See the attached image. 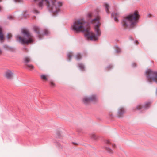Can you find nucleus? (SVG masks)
I'll return each mask as SVG.
<instances>
[{
    "instance_id": "f257e3e1",
    "label": "nucleus",
    "mask_w": 157,
    "mask_h": 157,
    "mask_svg": "<svg viewBox=\"0 0 157 157\" xmlns=\"http://www.w3.org/2000/svg\"><path fill=\"white\" fill-rule=\"evenodd\" d=\"M92 14L89 13L87 15L89 19L88 22H86L83 19H80L74 21L71 25L72 30L78 33L80 32H86L84 34L85 38L88 40L96 41L101 35L99 19L96 17L91 19Z\"/></svg>"
},
{
    "instance_id": "f03ea898",
    "label": "nucleus",
    "mask_w": 157,
    "mask_h": 157,
    "mask_svg": "<svg viewBox=\"0 0 157 157\" xmlns=\"http://www.w3.org/2000/svg\"><path fill=\"white\" fill-rule=\"evenodd\" d=\"M37 3L40 9H42L43 6V0H34ZM47 4V7L49 11L53 14V15H56L60 11V8L62 5V3L58 2L56 0H45Z\"/></svg>"
},
{
    "instance_id": "7ed1b4c3",
    "label": "nucleus",
    "mask_w": 157,
    "mask_h": 157,
    "mask_svg": "<svg viewBox=\"0 0 157 157\" xmlns=\"http://www.w3.org/2000/svg\"><path fill=\"white\" fill-rule=\"evenodd\" d=\"M139 16L137 11H135L133 13L128 16L124 19L121 22L122 26L125 28H132L137 23Z\"/></svg>"
},
{
    "instance_id": "20e7f679",
    "label": "nucleus",
    "mask_w": 157,
    "mask_h": 157,
    "mask_svg": "<svg viewBox=\"0 0 157 157\" xmlns=\"http://www.w3.org/2000/svg\"><path fill=\"white\" fill-rule=\"evenodd\" d=\"M22 33L23 34L24 38H22L21 36H16L17 40L19 39V41L20 43L23 44H28L33 42V40L31 38L30 34L28 31L24 29L22 31Z\"/></svg>"
},
{
    "instance_id": "39448f33",
    "label": "nucleus",
    "mask_w": 157,
    "mask_h": 157,
    "mask_svg": "<svg viewBox=\"0 0 157 157\" xmlns=\"http://www.w3.org/2000/svg\"><path fill=\"white\" fill-rule=\"evenodd\" d=\"M146 76L147 82L149 83H151V80L157 83V72L148 69L146 71Z\"/></svg>"
},
{
    "instance_id": "423d86ee",
    "label": "nucleus",
    "mask_w": 157,
    "mask_h": 157,
    "mask_svg": "<svg viewBox=\"0 0 157 157\" xmlns=\"http://www.w3.org/2000/svg\"><path fill=\"white\" fill-rule=\"evenodd\" d=\"M97 100V98L96 95H91L90 97H85L82 99L83 103L86 105L89 103L91 101H95Z\"/></svg>"
},
{
    "instance_id": "0eeeda50",
    "label": "nucleus",
    "mask_w": 157,
    "mask_h": 157,
    "mask_svg": "<svg viewBox=\"0 0 157 157\" xmlns=\"http://www.w3.org/2000/svg\"><path fill=\"white\" fill-rule=\"evenodd\" d=\"M151 103V102L150 101L146 102L143 106H142L140 104L139 105L136 107V109L137 110H141L142 112L143 110L147 109L150 107Z\"/></svg>"
},
{
    "instance_id": "6e6552de",
    "label": "nucleus",
    "mask_w": 157,
    "mask_h": 157,
    "mask_svg": "<svg viewBox=\"0 0 157 157\" xmlns=\"http://www.w3.org/2000/svg\"><path fill=\"white\" fill-rule=\"evenodd\" d=\"M13 73L10 70H8L5 72V76L8 79H11L13 78Z\"/></svg>"
},
{
    "instance_id": "1a4fd4ad",
    "label": "nucleus",
    "mask_w": 157,
    "mask_h": 157,
    "mask_svg": "<svg viewBox=\"0 0 157 157\" xmlns=\"http://www.w3.org/2000/svg\"><path fill=\"white\" fill-rule=\"evenodd\" d=\"M124 113L125 111L124 108H120L119 109V110L118 112V117L119 118H120L122 116V115L124 114Z\"/></svg>"
},
{
    "instance_id": "9d476101",
    "label": "nucleus",
    "mask_w": 157,
    "mask_h": 157,
    "mask_svg": "<svg viewBox=\"0 0 157 157\" xmlns=\"http://www.w3.org/2000/svg\"><path fill=\"white\" fill-rule=\"evenodd\" d=\"M23 60L25 65L27 64V63L31 61V59L29 57L26 56L24 58Z\"/></svg>"
},
{
    "instance_id": "9b49d317",
    "label": "nucleus",
    "mask_w": 157,
    "mask_h": 157,
    "mask_svg": "<svg viewBox=\"0 0 157 157\" xmlns=\"http://www.w3.org/2000/svg\"><path fill=\"white\" fill-rule=\"evenodd\" d=\"M73 54L72 52H70L67 54V58L68 61H70L71 60V59L72 56Z\"/></svg>"
},
{
    "instance_id": "f8f14e48",
    "label": "nucleus",
    "mask_w": 157,
    "mask_h": 157,
    "mask_svg": "<svg viewBox=\"0 0 157 157\" xmlns=\"http://www.w3.org/2000/svg\"><path fill=\"white\" fill-rule=\"evenodd\" d=\"M118 15V13H113L111 14V17H114L115 21L116 22H118V20L116 16Z\"/></svg>"
},
{
    "instance_id": "ddd939ff",
    "label": "nucleus",
    "mask_w": 157,
    "mask_h": 157,
    "mask_svg": "<svg viewBox=\"0 0 157 157\" xmlns=\"http://www.w3.org/2000/svg\"><path fill=\"white\" fill-rule=\"evenodd\" d=\"M26 65L27 66L26 67V69H28L29 70H32L34 69V66L32 64H27Z\"/></svg>"
},
{
    "instance_id": "4468645a",
    "label": "nucleus",
    "mask_w": 157,
    "mask_h": 157,
    "mask_svg": "<svg viewBox=\"0 0 157 157\" xmlns=\"http://www.w3.org/2000/svg\"><path fill=\"white\" fill-rule=\"evenodd\" d=\"M104 6L105 7V10L106 11V12L107 14L109 13V5L106 3H105L104 4Z\"/></svg>"
},
{
    "instance_id": "2eb2a0df",
    "label": "nucleus",
    "mask_w": 157,
    "mask_h": 157,
    "mask_svg": "<svg viewBox=\"0 0 157 157\" xmlns=\"http://www.w3.org/2000/svg\"><path fill=\"white\" fill-rule=\"evenodd\" d=\"M3 39L4 36L2 34V31L1 30V28H0V41H1L2 43L3 42Z\"/></svg>"
},
{
    "instance_id": "dca6fc26",
    "label": "nucleus",
    "mask_w": 157,
    "mask_h": 157,
    "mask_svg": "<svg viewBox=\"0 0 157 157\" xmlns=\"http://www.w3.org/2000/svg\"><path fill=\"white\" fill-rule=\"evenodd\" d=\"M34 29L35 31L38 34L40 33L39 31V27L37 26H35L34 27Z\"/></svg>"
},
{
    "instance_id": "f3484780",
    "label": "nucleus",
    "mask_w": 157,
    "mask_h": 157,
    "mask_svg": "<svg viewBox=\"0 0 157 157\" xmlns=\"http://www.w3.org/2000/svg\"><path fill=\"white\" fill-rule=\"evenodd\" d=\"M78 67L82 71H84L85 67L83 64L82 63H79L78 64Z\"/></svg>"
},
{
    "instance_id": "a211bd4d",
    "label": "nucleus",
    "mask_w": 157,
    "mask_h": 157,
    "mask_svg": "<svg viewBox=\"0 0 157 157\" xmlns=\"http://www.w3.org/2000/svg\"><path fill=\"white\" fill-rule=\"evenodd\" d=\"M75 58L76 59L79 60L81 59V55L80 53H78L76 55Z\"/></svg>"
},
{
    "instance_id": "6ab92c4d",
    "label": "nucleus",
    "mask_w": 157,
    "mask_h": 157,
    "mask_svg": "<svg viewBox=\"0 0 157 157\" xmlns=\"http://www.w3.org/2000/svg\"><path fill=\"white\" fill-rule=\"evenodd\" d=\"M40 77H41V78L43 80L46 81L48 80L47 78L46 77V76L44 75H41Z\"/></svg>"
},
{
    "instance_id": "aec40b11",
    "label": "nucleus",
    "mask_w": 157,
    "mask_h": 157,
    "mask_svg": "<svg viewBox=\"0 0 157 157\" xmlns=\"http://www.w3.org/2000/svg\"><path fill=\"white\" fill-rule=\"evenodd\" d=\"M116 47L115 49L116 52L117 53H119L121 52V49L117 46H115Z\"/></svg>"
},
{
    "instance_id": "412c9836",
    "label": "nucleus",
    "mask_w": 157,
    "mask_h": 157,
    "mask_svg": "<svg viewBox=\"0 0 157 157\" xmlns=\"http://www.w3.org/2000/svg\"><path fill=\"white\" fill-rule=\"evenodd\" d=\"M90 137L94 139H96V135L94 134H91L90 135Z\"/></svg>"
},
{
    "instance_id": "4be33fe9",
    "label": "nucleus",
    "mask_w": 157,
    "mask_h": 157,
    "mask_svg": "<svg viewBox=\"0 0 157 157\" xmlns=\"http://www.w3.org/2000/svg\"><path fill=\"white\" fill-rule=\"evenodd\" d=\"M49 33V32L47 30H44V33H43V35H47Z\"/></svg>"
},
{
    "instance_id": "5701e85b",
    "label": "nucleus",
    "mask_w": 157,
    "mask_h": 157,
    "mask_svg": "<svg viewBox=\"0 0 157 157\" xmlns=\"http://www.w3.org/2000/svg\"><path fill=\"white\" fill-rule=\"evenodd\" d=\"M106 150L109 153H112L113 152L112 150L109 147H106Z\"/></svg>"
},
{
    "instance_id": "b1692460",
    "label": "nucleus",
    "mask_w": 157,
    "mask_h": 157,
    "mask_svg": "<svg viewBox=\"0 0 157 157\" xmlns=\"http://www.w3.org/2000/svg\"><path fill=\"white\" fill-rule=\"evenodd\" d=\"M50 86L52 87H53L55 86V84L52 81H50Z\"/></svg>"
},
{
    "instance_id": "393cba45",
    "label": "nucleus",
    "mask_w": 157,
    "mask_h": 157,
    "mask_svg": "<svg viewBox=\"0 0 157 157\" xmlns=\"http://www.w3.org/2000/svg\"><path fill=\"white\" fill-rule=\"evenodd\" d=\"M23 16L25 17H29L28 14H27V13L26 11L25 13L23 14Z\"/></svg>"
},
{
    "instance_id": "a878e982",
    "label": "nucleus",
    "mask_w": 157,
    "mask_h": 157,
    "mask_svg": "<svg viewBox=\"0 0 157 157\" xmlns=\"http://www.w3.org/2000/svg\"><path fill=\"white\" fill-rule=\"evenodd\" d=\"M33 13L36 14H37L39 13V11L36 10L34 9L33 10Z\"/></svg>"
},
{
    "instance_id": "bb28decb",
    "label": "nucleus",
    "mask_w": 157,
    "mask_h": 157,
    "mask_svg": "<svg viewBox=\"0 0 157 157\" xmlns=\"http://www.w3.org/2000/svg\"><path fill=\"white\" fill-rule=\"evenodd\" d=\"M13 17H14L13 16H11V15L9 16L8 17V19H10V20L13 19Z\"/></svg>"
},
{
    "instance_id": "cd10ccee",
    "label": "nucleus",
    "mask_w": 157,
    "mask_h": 157,
    "mask_svg": "<svg viewBox=\"0 0 157 157\" xmlns=\"http://www.w3.org/2000/svg\"><path fill=\"white\" fill-rule=\"evenodd\" d=\"M113 65H109L107 67V68L108 69V70H109L111 69Z\"/></svg>"
},
{
    "instance_id": "c85d7f7f",
    "label": "nucleus",
    "mask_w": 157,
    "mask_h": 157,
    "mask_svg": "<svg viewBox=\"0 0 157 157\" xmlns=\"http://www.w3.org/2000/svg\"><path fill=\"white\" fill-rule=\"evenodd\" d=\"M12 37V35L10 34H8L7 36V38L8 39Z\"/></svg>"
},
{
    "instance_id": "c756f323",
    "label": "nucleus",
    "mask_w": 157,
    "mask_h": 157,
    "mask_svg": "<svg viewBox=\"0 0 157 157\" xmlns=\"http://www.w3.org/2000/svg\"><path fill=\"white\" fill-rule=\"evenodd\" d=\"M105 144H111V143L110 142V141L108 140H106L105 141Z\"/></svg>"
},
{
    "instance_id": "7c9ffc66",
    "label": "nucleus",
    "mask_w": 157,
    "mask_h": 157,
    "mask_svg": "<svg viewBox=\"0 0 157 157\" xmlns=\"http://www.w3.org/2000/svg\"><path fill=\"white\" fill-rule=\"evenodd\" d=\"M3 47H4V48H6V49L9 48V47L6 45H4L3 46Z\"/></svg>"
},
{
    "instance_id": "2f4dec72",
    "label": "nucleus",
    "mask_w": 157,
    "mask_h": 157,
    "mask_svg": "<svg viewBox=\"0 0 157 157\" xmlns=\"http://www.w3.org/2000/svg\"><path fill=\"white\" fill-rule=\"evenodd\" d=\"M132 66L133 67H135L136 66V64L135 63H133L132 64Z\"/></svg>"
},
{
    "instance_id": "473e14b6",
    "label": "nucleus",
    "mask_w": 157,
    "mask_h": 157,
    "mask_svg": "<svg viewBox=\"0 0 157 157\" xmlns=\"http://www.w3.org/2000/svg\"><path fill=\"white\" fill-rule=\"evenodd\" d=\"M136 44H139V42L138 41H135L134 42Z\"/></svg>"
},
{
    "instance_id": "72a5a7b5",
    "label": "nucleus",
    "mask_w": 157,
    "mask_h": 157,
    "mask_svg": "<svg viewBox=\"0 0 157 157\" xmlns=\"http://www.w3.org/2000/svg\"><path fill=\"white\" fill-rule=\"evenodd\" d=\"M38 37L40 39H41V36L40 35H39Z\"/></svg>"
},
{
    "instance_id": "f704fd0d",
    "label": "nucleus",
    "mask_w": 157,
    "mask_h": 157,
    "mask_svg": "<svg viewBox=\"0 0 157 157\" xmlns=\"http://www.w3.org/2000/svg\"><path fill=\"white\" fill-rule=\"evenodd\" d=\"M112 146L113 147H114L115 146V144H112Z\"/></svg>"
},
{
    "instance_id": "c9c22d12",
    "label": "nucleus",
    "mask_w": 157,
    "mask_h": 157,
    "mask_svg": "<svg viewBox=\"0 0 157 157\" xmlns=\"http://www.w3.org/2000/svg\"><path fill=\"white\" fill-rule=\"evenodd\" d=\"M2 53V50L0 49V55Z\"/></svg>"
},
{
    "instance_id": "e433bc0d",
    "label": "nucleus",
    "mask_w": 157,
    "mask_h": 157,
    "mask_svg": "<svg viewBox=\"0 0 157 157\" xmlns=\"http://www.w3.org/2000/svg\"><path fill=\"white\" fill-rule=\"evenodd\" d=\"M14 0L15 2H17L18 1H19V0Z\"/></svg>"
},
{
    "instance_id": "4c0bfd02",
    "label": "nucleus",
    "mask_w": 157,
    "mask_h": 157,
    "mask_svg": "<svg viewBox=\"0 0 157 157\" xmlns=\"http://www.w3.org/2000/svg\"><path fill=\"white\" fill-rule=\"evenodd\" d=\"M2 10V7H0V12Z\"/></svg>"
},
{
    "instance_id": "58836bf2",
    "label": "nucleus",
    "mask_w": 157,
    "mask_h": 157,
    "mask_svg": "<svg viewBox=\"0 0 157 157\" xmlns=\"http://www.w3.org/2000/svg\"><path fill=\"white\" fill-rule=\"evenodd\" d=\"M156 92L157 93V90H156Z\"/></svg>"
}]
</instances>
